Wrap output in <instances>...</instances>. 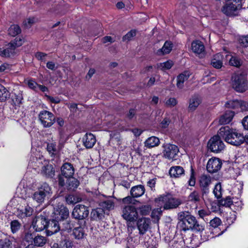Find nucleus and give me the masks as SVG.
<instances>
[{
    "label": "nucleus",
    "mask_w": 248,
    "mask_h": 248,
    "mask_svg": "<svg viewBox=\"0 0 248 248\" xmlns=\"http://www.w3.org/2000/svg\"><path fill=\"white\" fill-rule=\"evenodd\" d=\"M179 222L178 226L181 231L191 230L196 232H202L204 226L199 224L196 217L188 212H181L178 214Z\"/></svg>",
    "instance_id": "f257e3e1"
},
{
    "label": "nucleus",
    "mask_w": 248,
    "mask_h": 248,
    "mask_svg": "<svg viewBox=\"0 0 248 248\" xmlns=\"http://www.w3.org/2000/svg\"><path fill=\"white\" fill-rule=\"evenodd\" d=\"M218 134L227 142L232 145L238 146L244 142L243 135L231 129L228 126L221 127L218 131Z\"/></svg>",
    "instance_id": "f03ea898"
},
{
    "label": "nucleus",
    "mask_w": 248,
    "mask_h": 248,
    "mask_svg": "<svg viewBox=\"0 0 248 248\" xmlns=\"http://www.w3.org/2000/svg\"><path fill=\"white\" fill-rule=\"evenodd\" d=\"M155 202L158 205H163L164 210L176 209L182 203V200L167 193L159 196L155 199Z\"/></svg>",
    "instance_id": "7ed1b4c3"
},
{
    "label": "nucleus",
    "mask_w": 248,
    "mask_h": 248,
    "mask_svg": "<svg viewBox=\"0 0 248 248\" xmlns=\"http://www.w3.org/2000/svg\"><path fill=\"white\" fill-rule=\"evenodd\" d=\"M232 88L237 92L243 93L248 90L247 74L244 72L237 73L232 77Z\"/></svg>",
    "instance_id": "20e7f679"
},
{
    "label": "nucleus",
    "mask_w": 248,
    "mask_h": 248,
    "mask_svg": "<svg viewBox=\"0 0 248 248\" xmlns=\"http://www.w3.org/2000/svg\"><path fill=\"white\" fill-rule=\"evenodd\" d=\"M242 4L234 0H226L225 4L221 8L222 12L227 16H238L241 10Z\"/></svg>",
    "instance_id": "39448f33"
},
{
    "label": "nucleus",
    "mask_w": 248,
    "mask_h": 248,
    "mask_svg": "<svg viewBox=\"0 0 248 248\" xmlns=\"http://www.w3.org/2000/svg\"><path fill=\"white\" fill-rule=\"evenodd\" d=\"M89 214V207L83 204H78L74 208L71 216L73 218L78 220H83V225H85V221Z\"/></svg>",
    "instance_id": "423d86ee"
},
{
    "label": "nucleus",
    "mask_w": 248,
    "mask_h": 248,
    "mask_svg": "<svg viewBox=\"0 0 248 248\" xmlns=\"http://www.w3.org/2000/svg\"><path fill=\"white\" fill-rule=\"evenodd\" d=\"M122 217L127 222V226L129 227L131 222L135 221L138 217V213L135 206L129 205L125 206L122 211Z\"/></svg>",
    "instance_id": "0eeeda50"
},
{
    "label": "nucleus",
    "mask_w": 248,
    "mask_h": 248,
    "mask_svg": "<svg viewBox=\"0 0 248 248\" xmlns=\"http://www.w3.org/2000/svg\"><path fill=\"white\" fill-rule=\"evenodd\" d=\"M221 136L217 134V135L214 136L208 141L207 147L211 152L218 153L221 152L225 148V145L221 140Z\"/></svg>",
    "instance_id": "6e6552de"
},
{
    "label": "nucleus",
    "mask_w": 248,
    "mask_h": 248,
    "mask_svg": "<svg viewBox=\"0 0 248 248\" xmlns=\"http://www.w3.org/2000/svg\"><path fill=\"white\" fill-rule=\"evenodd\" d=\"M199 183L202 197L203 198L209 192V186L212 183V178L209 175L203 174L199 177Z\"/></svg>",
    "instance_id": "1a4fd4ad"
},
{
    "label": "nucleus",
    "mask_w": 248,
    "mask_h": 248,
    "mask_svg": "<svg viewBox=\"0 0 248 248\" xmlns=\"http://www.w3.org/2000/svg\"><path fill=\"white\" fill-rule=\"evenodd\" d=\"M222 163L219 158L216 157L209 159L206 165V169L208 172L214 173L220 170Z\"/></svg>",
    "instance_id": "9d476101"
},
{
    "label": "nucleus",
    "mask_w": 248,
    "mask_h": 248,
    "mask_svg": "<svg viewBox=\"0 0 248 248\" xmlns=\"http://www.w3.org/2000/svg\"><path fill=\"white\" fill-rule=\"evenodd\" d=\"M53 217L58 221H63L69 217L68 209L63 205L58 206V208L54 209Z\"/></svg>",
    "instance_id": "9b49d317"
},
{
    "label": "nucleus",
    "mask_w": 248,
    "mask_h": 248,
    "mask_svg": "<svg viewBox=\"0 0 248 248\" xmlns=\"http://www.w3.org/2000/svg\"><path fill=\"white\" fill-rule=\"evenodd\" d=\"M163 155L165 158L173 159L179 152L178 147L174 144H166L163 146Z\"/></svg>",
    "instance_id": "f8f14e48"
},
{
    "label": "nucleus",
    "mask_w": 248,
    "mask_h": 248,
    "mask_svg": "<svg viewBox=\"0 0 248 248\" xmlns=\"http://www.w3.org/2000/svg\"><path fill=\"white\" fill-rule=\"evenodd\" d=\"M151 221L149 218L142 217L139 219L137 223L138 229L140 234H145L149 230Z\"/></svg>",
    "instance_id": "ddd939ff"
},
{
    "label": "nucleus",
    "mask_w": 248,
    "mask_h": 248,
    "mask_svg": "<svg viewBox=\"0 0 248 248\" xmlns=\"http://www.w3.org/2000/svg\"><path fill=\"white\" fill-rule=\"evenodd\" d=\"M46 183H44L38 188V190L34 192L32 196L33 199L35 200L38 203L43 202L44 201L46 196Z\"/></svg>",
    "instance_id": "4468645a"
},
{
    "label": "nucleus",
    "mask_w": 248,
    "mask_h": 248,
    "mask_svg": "<svg viewBox=\"0 0 248 248\" xmlns=\"http://www.w3.org/2000/svg\"><path fill=\"white\" fill-rule=\"evenodd\" d=\"M59 221L54 217L47 221V236L51 235L60 230Z\"/></svg>",
    "instance_id": "2eb2a0df"
},
{
    "label": "nucleus",
    "mask_w": 248,
    "mask_h": 248,
    "mask_svg": "<svg viewBox=\"0 0 248 248\" xmlns=\"http://www.w3.org/2000/svg\"><path fill=\"white\" fill-rule=\"evenodd\" d=\"M35 157L36 158V166L41 170L42 172L46 174V161L45 157L39 151L38 153L35 155Z\"/></svg>",
    "instance_id": "dca6fc26"
},
{
    "label": "nucleus",
    "mask_w": 248,
    "mask_h": 248,
    "mask_svg": "<svg viewBox=\"0 0 248 248\" xmlns=\"http://www.w3.org/2000/svg\"><path fill=\"white\" fill-rule=\"evenodd\" d=\"M61 173L65 178L71 177L75 172V169L72 164L70 163H65L61 167Z\"/></svg>",
    "instance_id": "f3484780"
},
{
    "label": "nucleus",
    "mask_w": 248,
    "mask_h": 248,
    "mask_svg": "<svg viewBox=\"0 0 248 248\" xmlns=\"http://www.w3.org/2000/svg\"><path fill=\"white\" fill-rule=\"evenodd\" d=\"M245 102L241 100H232L227 101L225 103V106L230 108L233 109H239L243 110L245 108Z\"/></svg>",
    "instance_id": "a211bd4d"
},
{
    "label": "nucleus",
    "mask_w": 248,
    "mask_h": 248,
    "mask_svg": "<svg viewBox=\"0 0 248 248\" xmlns=\"http://www.w3.org/2000/svg\"><path fill=\"white\" fill-rule=\"evenodd\" d=\"M100 207L102 208L105 211H110L113 210L115 207L114 199L109 197L106 200L101 201L99 203Z\"/></svg>",
    "instance_id": "6ab92c4d"
},
{
    "label": "nucleus",
    "mask_w": 248,
    "mask_h": 248,
    "mask_svg": "<svg viewBox=\"0 0 248 248\" xmlns=\"http://www.w3.org/2000/svg\"><path fill=\"white\" fill-rule=\"evenodd\" d=\"M96 141L95 137L92 133H87L83 138V145L87 149L93 148Z\"/></svg>",
    "instance_id": "aec40b11"
},
{
    "label": "nucleus",
    "mask_w": 248,
    "mask_h": 248,
    "mask_svg": "<svg viewBox=\"0 0 248 248\" xmlns=\"http://www.w3.org/2000/svg\"><path fill=\"white\" fill-rule=\"evenodd\" d=\"M184 169L179 166L171 167L169 170V174L171 177L179 178L185 175Z\"/></svg>",
    "instance_id": "412c9836"
},
{
    "label": "nucleus",
    "mask_w": 248,
    "mask_h": 248,
    "mask_svg": "<svg viewBox=\"0 0 248 248\" xmlns=\"http://www.w3.org/2000/svg\"><path fill=\"white\" fill-rule=\"evenodd\" d=\"M144 186L141 185L134 186L130 190V194L133 198H138L142 196L145 193Z\"/></svg>",
    "instance_id": "4be33fe9"
},
{
    "label": "nucleus",
    "mask_w": 248,
    "mask_h": 248,
    "mask_svg": "<svg viewBox=\"0 0 248 248\" xmlns=\"http://www.w3.org/2000/svg\"><path fill=\"white\" fill-rule=\"evenodd\" d=\"M190 75V72L187 71L179 75L177 78V87L179 89L183 88L184 82L188 79Z\"/></svg>",
    "instance_id": "5701e85b"
},
{
    "label": "nucleus",
    "mask_w": 248,
    "mask_h": 248,
    "mask_svg": "<svg viewBox=\"0 0 248 248\" xmlns=\"http://www.w3.org/2000/svg\"><path fill=\"white\" fill-rule=\"evenodd\" d=\"M173 45L171 41H167L165 42L162 47L157 51L158 55H165L170 53L173 47Z\"/></svg>",
    "instance_id": "b1692460"
},
{
    "label": "nucleus",
    "mask_w": 248,
    "mask_h": 248,
    "mask_svg": "<svg viewBox=\"0 0 248 248\" xmlns=\"http://www.w3.org/2000/svg\"><path fill=\"white\" fill-rule=\"evenodd\" d=\"M192 51L197 54H201L204 51V46L202 42L199 40L193 41L191 44Z\"/></svg>",
    "instance_id": "393cba45"
},
{
    "label": "nucleus",
    "mask_w": 248,
    "mask_h": 248,
    "mask_svg": "<svg viewBox=\"0 0 248 248\" xmlns=\"http://www.w3.org/2000/svg\"><path fill=\"white\" fill-rule=\"evenodd\" d=\"M234 113L232 111H228L222 115L219 120L220 124H229L232 119Z\"/></svg>",
    "instance_id": "a878e982"
},
{
    "label": "nucleus",
    "mask_w": 248,
    "mask_h": 248,
    "mask_svg": "<svg viewBox=\"0 0 248 248\" xmlns=\"http://www.w3.org/2000/svg\"><path fill=\"white\" fill-rule=\"evenodd\" d=\"M222 59V55L220 53H217L214 55L211 61V64L215 68H220L223 65Z\"/></svg>",
    "instance_id": "bb28decb"
},
{
    "label": "nucleus",
    "mask_w": 248,
    "mask_h": 248,
    "mask_svg": "<svg viewBox=\"0 0 248 248\" xmlns=\"http://www.w3.org/2000/svg\"><path fill=\"white\" fill-rule=\"evenodd\" d=\"M201 103V100L198 96H193L189 100V110L190 111L195 110Z\"/></svg>",
    "instance_id": "cd10ccee"
},
{
    "label": "nucleus",
    "mask_w": 248,
    "mask_h": 248,
    "mask_svg": "<svg viewBox=\"0 0 248 248\" xmlns=\"http://www.w3.org/2000/svg\"><path fill=\"white\" fill-rule=\"evenodd\" d=\"M66 187L68 190H74L76 189L79 185V182L77 179L72 176L67 178Z\"/></svg>",
    "instance_id": "c85d7f7f"
},
{
    "label": "nucleus",
    "mask_w": 248,
    "mask_h": 248,
    "mask_svg": "<svg viewBox=\"0 0 248 248\" xmlns=\"http://www.w3.org/2000/svg\"><path fill=\"white\" fill-rule=\"evenodd\" d=\"M160 143L158 138L152 136L148 138L145 141V146L148 148H153L157 146Z\"/></svg>",
    "instance_id": "c756f323"
},
{
    "label": "nucleus",
    "mask_w": 248,
    "mask_h": 248,
    "mask_svg": "<svg viewBox=\"0 0 248 248\" xmlns=\"http://www.w3.org/2000/svg\"><path fill=\"white\" fill-rule=\"evenodd\" d=\"M104 213L105 210L100 207V208L93 209L91 212V215L93 219H100L104 217Z\"/></svg>",
    "instance_id": "7c9ffc66"
},
{
    "label": "nucleus",
    "mask_w": 248,
    "mask_h": 248,
    "mask_svg": "<svg viewBox=\"0 0 248 248\" xmlns=\"http://www.w3.org/2000/svg\"><path fill=\"white\" fill-rule=\"evenodd\" d=\"M25 82L28 84L29 87L31 89L36 90L38 89L43 92L46 90V88L42 85H38L35 81L32 79H27L25 80Z\"/></svg>",
    "instance_id": "2f4dec72"
},
{
    "label": "nucleus",
    "mask_w": 248,
    "mask_h": 248,
    "mask_svg": "<svg viewBox=\"0 0 248 248\" xmlns=\"http://www.w3.org/2000/svg\"><path fill=\"white\" fill-rule=\"evenodd\" d=\"M73 234L76 239H82L85 235L83 228L80 225L79 227L74 228L73 230Z\"/></svg>",
    "instance_id": "473e14b6"
},
{
    "label": "nucleus",
    "mask_w": 248,
    "mask_h": 248,
    "mask_svg": "<svg viewBox=\"0 0 248 248\" xmlns=\"http://www.w3.org/2000/svg\"><path fill=\"white\" fill-rule=\"evenodd\" d=\"M201 198L200 193L196 190L191 192L188 197V201L194 203L199 202L201 201Z\"/></svg>",
    "instance_id": "72a5a7b5"
},
{
    "label": "nucleus",
    "mask_w": 248,
    "mask_h": 248,
    "mask_svg": "<svg viewBox=\"0 0 248 248\" xmlns=\"http://www.w3.org/2000/svg\"><path fill=\"white\" fill-rule=\"evenodd\" d=\"M243 60L237 56H232L231 57L229 63L231 65L236 67H240L243 64Z\"/></svg>",
    "instance_id": "f704fd0d"
},
{
    "label": "nucleus",
    "mask_w": 248,
    "mask_h": 248,
    "mask_svg": "<svg viewBox=\"0 0 248 248\" xmlns=\"http://www.w3.org/2000/svg\"><path fill=\"white\" fill-rule=\"evenodd\" d=\"M9 92L2 85L0 84V101H4L9 98Z\"/></svg>",
    "instance_id": "c9c22d12"
},
{
    "label": "nucleus",
    "mask_w": 248,
    "mask_h": 248,
    "mask_svg": "<svg viewBox=\"0 0 248 248\" xmlns=\"http://www.w3.org/2000/svg\"><path fill=\"white\" fill-rule=\"evenodd\" d=\"M21 30L17 25L13 24L11 25L8 29V33L12 36H16L20 33Z\"/></svg>",
    "instance_id": "e433bc0d"
},
{
    "label": "nucleus",
    "mask_w": 248,
    "mask_h": 248,
    "mask_svg": "<svg viewBox=\"0 0 248 248\" xmlns=\"http://www.w3.org/2000/svg\"><path fill=\"white\" fill-rule=\"evenodd\" d=\"M24 42V41L23 38L16 37L9 44V46L11 47V49L14 50L16 47L22 46Z\"/></svg>",
    "instance_id": "4c0bfd02"
},
{
    "label": "nucleus",
    "mask_w": 248,
    "mask_h": 248,
    "mask_svg": "<svg viewBox=\"0 0 248 248\" xmlns=\"http://www.w3.org/2000/svg\"><path fill=\"white\" fill-rule=\"evenodd\" d=\"M16 242L14 237H10L4 240L3 247L5 248H9L10 247L14 246L15 247L17 246Z\"/></svg>",
    "instance_id": "58836bf2"
},
{
    "label": "nucleus",
    "mask_w": 248,
    "mask_h": 248,
    "mask_svg": "<svg viewBox=\"0 0 248 248\" xmlns=\"http://www.w3.org/2000/svg\"><path fill=\"white\" fill-rule=\"evenodd\" d=\"M218 203L220 206L230 207L232 204L233 202L232 198L228 196L225 199H222L218 201Z\"/></svg>",
    "instance_id": "ea45409f"
},
{
    "label": "nucleus",
    "mask_w": 248,
    "mask_h": 248,
    "mask_svg": "<svg viewBox=\"0 0 248 248\" xmlns=\"http://www.w3.org/2000/svg\"><path fill=\"white\" fill-rule=\"evenodd\" d=\"M151 211V207L149 205H142L139 208L140 213L142 216L149 215Z\"/></svg>",
    "instance_id": "a19ab883"
},
{
    "label": "nucleus",
    "mask_w": 248,
    "mask_h": 248,
    "mask_svg": "<svg viewBox=\"0 0 248 248\" xmlns=\"http://www.w3.org/2000/svg\"><path fill=\"white\" fill-rule=\"evenodd\" d=\"M221 185L220 183L217 184L214 187L213 193L217 199L221 197Z\"/></svg>",
    "instance_id": "79ce46f5"
},
{
    "label": "nucleus",
    "mask_w": 248,
    "mask_h": 248,
    "mask_svg": "<svg viewBox=\"0 0 248 248\" xmlns=\"http://www.w3.org/2000/svg\"><path fill=\"white\" fill-rule=\"evenodd\" d=\"M46 239L42 236H37L34 238L35 245L38 247L43 246L46 243Z\"/></svg>",
    "instance_id": "37998d69"
},
{
    "label": "nucleus",
    "mask_w": 248,
    "mask_h": 248,
    "mask_svg": "<svg viewBox=\"0 0 248 248\" xmlns=\"http://www.w3.org/2000/svg\"><path fill=\"white\" fill-rule=\"evenodd\" d=\"M10 225L11 231L13 233H15L18 231L21 227V224L16 220L11 221Z\"/></svg>",
    "instance_id": "c03bdc74"
},
{
    "label": "nucleus",
    "mask_w": 248,
    "mask_h": 248,
    "mask_svg": "<svg viewBox=\"0 0 248 248\" xmlns=\"http://www.w3.org/2000/svg\"><path fill=\"white\" fill-rule=\"evenodd\" d=\"M65 200L67 204H73L78 202V199L73 195H68L65 197Z\"/></svg>",
    "instance_id": "a18cd8bd"
},
{
    "label": "nucleus",
    "mask_w": 248,
    "mask_h": 248,
    "mask_svg": "<svg viewBox=\"0 0 248 248\" xmlns=\"http://www.w3.org/2000/svg\"><path fill=\"white\" fill-rule=\"evenodd\" d=\"M136 35V30H131L123 37V41H128Z\"/></svg>",
    "instance_id": "49530a36"
},
{
    "label": "nucleus",
    "mask_w": 248,
    "mask_h": 248,
    "mask_svg": "<svg viewBox=\"0 0 248 248\" xmlns=\"http://www.w3.org/2000/svg\"><path fill=\"white\" fill-rule=\"evenodd\" d=\"M184 244V242L182 238H180L179 240L178 239L177 240L174 239L172 242V247L173 248H182L183 247Z\"/></svg>",
    "instance_id": "de8ad7c7"
},
{
    "label": "nucleus",
    "mask_w": 248,
    "mask_h": 248,
    "mask_svg": "<svg viewBox=\"0 0 248 248\" xmlns=\"http://www.w3.org/2000/svg\"><path fill=\"white\" fill-rule=\"evenodd\" d=\"M173 64L172 61H167L166 62L160 63L159 64V67L162 70H166L170 69L171 68Z\"/></svg>",
    "instance_id": "09e8293b"
},
{
    "label": "nucleus",
    "mask_w": 248,
    "mask_h": 248,
    "mask_svg": "<svg viewBox=\"0 0 248 248\" xmlns=\"http://www.w3.org/2000/svg\"><path fill=\"white\" fill-rule=\"evenodd\" d=\"M13 103L15 105H18L22 103L23 100V95L20 93L15 94V97L12 99Z\"/></svg>",
    "instance_id": "8fccbe9b"
},
{
    "label": "nucleus",
    "mask_w": 248,
    "mask_h": 248,
    "mask_svg": "<svg viewBox=\"0 0 248 248\" xmlns=\"http://www.w3.org/2000/svg\"><path fill=\"white\" fill-rule=\"evenodd\" d=\"M177 104V100L174 97H170L165 102V105L168 108H172Z\"/></svg>",
    "instance_id": "3c124183"
},
{
    "label": "nucleus",
    "mask_w": 248,
    "mask_h": 248,
    "mask_svg": "<svg viewBox=\"0 0 248 248\" xmlns=\"http://www.w3.org/2000/svg\"><path fill=\"white\" fill-rule=\"evenodd\" d=\"M46 111H42L40 112L39 115V119L43 125L45 127H46Z\"/></svg>",
    "instance_id": "603ef678"
},
{
    "label": "nucleus",
    "mask_w": 248,
    "mask_h": 248,
    "mask_svg": "<svg viewBox=\"0 0 248 248\" xmlns=\"http://www.w3.org/2000/svg\"><path fill=\"white\" fill-rule=\"evenodd\" d=\"M37 222L42 223V226L41 227L40 229L45 230L46 228V218L45 216L40 215V217H38Z\"/></svg>",
    "instance_id": "864d4df0"
},
{
    "label": "nucleus",
    "mask_w": 248,
    "mask_h": 248,
    "mask_svg": "<svg viewBox=\"0 0 248 248\" xmlns=\"http://www.w3.org/2000/svg\"><path fill=\"white\" fill-rule=\"evenodd\" d=\"M221 224V220L219 217H214L210 221V226L213 228H217Z\"/></svg>",
    "instance_id": "5fc2aeb1"
},
{
    "label": "nucleus",
    "mask_w": 248,
    "mask_h": 248,
    "mask_svg": "<svg viewBox=\"0 0 248 248\" xmlns=\"http://www.w3.org/2000/svg\"><path fill=\"white\" fill-rule=\"evenodd\" d=\"M188 185L191 186H194L196 183V178L194 170L192 168L191 170L190 178L188 181Z\"/></svg>",
    "instance_id": "6e6d98bb"
},
{
    "label": "nucleus",
    "mask_w": 248,
    "mask_h": 248,
    "mask_svg": "<svg viewBox=\"0 0 248 248\" xmlns=\"http://www.w3.org/2000/svg\"><path fill=\"white\" fill-rule=\"evenodd\" d=\"M62 225V230L67 231L68 232H70L73 227V225L71 223L70 220H66L64 223H63Z\"/></svg>",
    "instance_id": "4d7b16f0"
},
{
    "label": "nucleus",
    "mask_w": 248,
    "mask_h": 248,
    "mask_svg": "<svg viewBox=\"0 0 248 248\" xmlns=\"http://www.w3.org/2000/svg\"><path fill=\"white\" fill-rule=\"evenodd\" d=\"M198 214L201 218L204 219V217L211 214V212L208 210L201 209L198 211Z\"/></svg>",
    "instance_id": "13d9d810"
},
{
    "label": "nucleus",
    "mask_w": 248,
    "mask_h": 248,
    "mask_svg": "<svg viewBox=\"0 0 248 248\" xmlns=\"http://www.w3.org/2000/svg\"><path fill=\"white\" fill-rule=\"evenodd\" d=\"M12 49L9 46L8 48H0V55L4 57H9L10 53H12Z\"/></svg>",
    "instance_id": "bf43d9fd"
},
{
    "label": "nucleus",
    "mask_w": 248,
    "mask_h": 248,
    "mask_svg": "<svg viewBox=\"0 0 248 248\" xmlns=\"http://www.w3.org/2000/svg\"><path fill=\"white\" fill-rule=\"evenodd\" d=\"M239 42L242 47L248 46V36L241 37L239 39Z\"/></svg>",
    "instance_id": "052dcab7"
},
{
    "label": "nucleus",
    "mask_w": 248,
    "mask_h": 248,
    "mask_svg": "<svg viewBox=\"0 0 248 248\" xmlns=\"http://www.w3.org/2000/svg\"><path fill=\"white\" fill-rule=\"evenodd\" d=\"M34 22V18H29L24 21L23 25L25 26V28H28L30 27Z\"/></svg>",
    "instance_id": "680f3d73"
},
{
    "label": "nucleus",
    "mask_w": 248,
    "mask_h": 248,
    "mask_svg": "<svg viewBox=\"0 0 248 248\" xmlns=\"http://www.w3.org/2000/svg\"><path fill=\"white\" fill-rule=\"evenodd\" d=\"M62 248H72V242L69 240H64L61 242Z\"/></svg>",
    "instance_id": "e2e57ef3"
},
{
    "label": "nucleus",
    "mask_w": 248,
    "mask_h": 248,
    "mask_svg": "<svg viewBox=\"0 0 248 248\" xmlns=\"http://www.w3.org/2000/svg\"><path fill=\"white\" fill-rule=\"evenodd\" d=\"M47 116H48L47 120L49 119L50 121V122H47V127H48V126H51L54 124V123L55 122V117H54V116L53 115V114L52 113H51L49 111H47Z\"/></svg>",
    "instance_id": "0e129e2a"
},
{
    "label": "nucleus",
    "mask_w": 248,
    "mask_h": 248,
    "mask_svg": "<svg viewBox=\"0 0 248 248\" xmlns=\"http://www.w3.org/2000/svg\"><path fill=\"white\" fill-rule=\"evenodd\" d=\"M162 210L161 208H157L153 211L152 213V217H155L156 216V218H158L159 217L162 215Z\"/></svg>",
    "instance_id": "69168bd1"
},
{
    "label": "nucleus",
    "mask_w": 248,
    "mask_h": 248,
    "mask_svg": "<svg viewBox=\"0 0 248 248\" xmlns=\"http://www.w3.org/2000/svg\"><path fill=\"white\" fill-rule=\"evenodd\" d=\"M35 57L38 60L41 61V62L45 63V61L46 57V54L42 52H37L35 55Z\"/></svg>",
    "instance_id": "338daca9"
},
{
    "label": "nucleus",
    "mask_w": 248,
    "mask_h": 248,
    "mask_svg": "<svg viewBox=\"0 0 248 248\" xmlns=\"http://www.w3.org/2000/svg\"><path fill=\"white\" fill-rule=\"evenodd\" d=\"M155 180L156 179H150L147 183V186L151 188V190H155V186L156 184Z\"/></svg>",
    "instance_id": "774afa93"
}]
</instances>
